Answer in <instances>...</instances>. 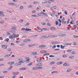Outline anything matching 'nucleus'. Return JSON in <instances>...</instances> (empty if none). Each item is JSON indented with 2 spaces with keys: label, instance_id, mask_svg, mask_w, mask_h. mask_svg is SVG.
Returning a JSON list of instances; mask_svg holds the SVG:
<instances>
[{
  "label": "nucleus",
  "instance_id": "1",
  "mask_svg": "<svg viewBox=\"0 0 78 78\" xmlns=\"http://www.w3.org/2000/svg\"><path fill=\"white\" fill-rule=\"evenodd\" d=\"M9 5H11L12 6H16V4L12 2H9L8 3Z\"/></svg>",
  "mask_w": 78,
  "mask_h": 78
},
{
  "label": "nucleus",
  "instance_id": "2",
  "mask_svg": "<svg viewBox=\"0 0 78 78\" xmlns=\"http://www.w3.org/2000/svg\"><path fill=\"white\" fill-rule=\"evenodd\" d=\"M2 48H4V49H6V48H7V47H8V46L7 45H2Z\"/></svg>",
  "mask_w": 78,
  "mask_h": 78
},
{
  "label": "nucleus",
  "instance_id": "3",
  "mask_svg": "<svg viewBox=\"0 0 78 78\" xmlns=\"http://www.w3.org/2000/svg\"><path fill=\"white\" fill-rule=\"evenodd\" d=\"M39 14H43L44 15V16H46V17H48V15H47V14L44 13L42 12H41V13H39Z\"/></svg>",
  "mask_w": 78,
  "mask_h": 78
},
{
  "label": "nucleus",
  "instance_id": "4",
  "mask_svg": "<svg viewBox=\"0 0 78 78\" xmlns=\"http://www.w3.org/2000/svg\"><path fill=\"white\" fill-rule=\"evenodd\" d=\"M47 47V46L44 45H41L40 46H39V48H45V47Z\"/></svg>",
  "mask_w": 78,
  "mask_h": 78
},
{
  "label": "nucleus",
  "instance_id": "5",
  "mask_svg": "<svg viewBox=\"0 0 78 78\" xmlns=\"http://www.w3.org/2000/svg\"><path fill=\"white\" fill-rule=\"evenodd\" d=\"M19 73L18 72H13L12 73L13 75H19Z\"/></svg>",
  "mask_w": 78,
  "mask_h": 78
},
{
  "label": "nucleus",
  "instance_id": "6",
  "mask_svg": "<svg viewBox=\"0 0 78 78\" xmlns=\"http://www.w3.org/2000/svg\"><path fill=\"white\" fill-rule=\"evenodd\" d=\"M15 65H16L17 66H21V65H22V64L20 62V61L19 63L15 64Z\"/></svg>",
  "mask_w": 78,
  "mask_h": 78
},
{
  "label": "nucleus",
  "instance_id": "7",
  "mask_svg": "<svg viewBox=\"0 0 78 78\" xmlns=\"http://www.w3.org/2000/svg\"><path fill=\"white\" fill-rule=\"evenodd\" d=\"M29 57H25V59H27L26 61V62H27H27H29L30 61V59H29Z\"/></svg>",
  "mask_w": 78,
  "mask_h": 78
},
{
  "label": "nucleus",
  "instance_id": "8",
  "mask_svg": "<svg viewBox=\"0 0 78 78\" xmlns=\"http://www.w3.org/2000/svg\"><path fill=\"white\" fill-rule=\"evenodd\" d=\"M26 69H27V68L26 67V68H20V70H26Z\"/></svg>",
  "mask_w": 78,
  "mask_h": 78
},
{
  "label": "nucleus",
  "instance_id": "9",
  "mask_svg": "<svg viewBox=\"0 0 78 78\" xmlns=\"http://www.w3.org/2000/svg\"><path fill=\"white\" fill-rule=\"evenodd\" d=\"M50 30L51 31H56V29L54 27H52L51 28Z\"/></svg>",
  "mask_w": 78,
  "mask_h": 78
},
{
  "label": "nucleus",
  "instance_id": "10",
  "mask_svg": "<svg viewBox=\"0 0 78 78\" xmlns=\"http://www.w3.org/2000/svg\"><path fill=\"white\" fill-rule=\"evenodd\" d=\"M30 39H27L26 40H25L24 41V42L26 43V42H30Z\"/></svg>",
  "mask_w": 78,
  "mask_h": 78
},
{
  "label": "nucleus",
  "instance_id": "11",
  "mask_svg": "<svg viewBox=\"0 0 78 78\" xmlns=\"http://www.w3.org/2000/svg\"><path fill=\"white\" fill-rule=\"evenodd\" d=\"M42 30H45V31H48L50 30V29L48 28H43Z\"/></svg>",
  "mask_w": 78,
  "mask_h": 78
},
{
  "label": "nucleus",
  "instance_id": "12",
  "mask_svg": "<svg viewBox=\"0 0 78 78\" xmlns=\"http://www.w3.org/2000/svg\"><path fill=\"white\" fill-rule=\"evenodd\" d=\"M69 66V64H67L66 63L63 64V66Z\"/></svg>",
  "mask_w": 78,
  "mask_h": 78
},
{
  "label": "nucleus",
  "instance_id": "13",
  "mask_svg": "<svg viewBox=\"0 0 78 78\" xmlns=\"http://www.w3.org/2000/svg\"><path fill=\"white\" fill-rule=\"evenodd\" d=\"M9 64H10V65H12V64H14V62H9L8 63Z\"/></svg>",
  "mask_w": 78,
  "mask_h": 78
},
{
  "label": "nucleus",
  "instance_id": "14",
  "mask_svg": "<svg viewBox=\"0 0 78 78\" xmlns=\"http://www.w3.org/2000/svg\"><path fill=\"white\" fill-rule=\"evenodd\" d=\"M50 37H53V38H55V37H58V36H55V35H50Z\"/></svg>",
  "mask_w": 78,
  "mask_h": 78
},
{
  "label": "nucleus",
  "instance_id": "15",
  "mask_svg": "<svg viewBox=\"0 0 78 78\" xmlns=\"http://www.w3.org/2000/svg\"><path fill=\"white\" fill-rule=\"evenodd\" d=\"M58 73V71H55L51 72V73Z\"/></svg>",
  "mask_w": 78,
  "mask_h": 78
},
{
  "label": "nucleus",
  "instance_id": "16",
  "mask_svg": "<svg viewBox=\"0 0 78 78\" xmlns=\"http://www.w3.org/2000/svg\"><path fill=\"white\" fill-rule=\"evenodd\" d=\"M65 19L64 18H63L62 20V22L63 23H64V22H65Z\"/></svg>",
  "mask_w": 78,
  "mask_h": 78
},
{
  "label": "nucleus",
  "instance_id": "17",
  "mask_svg": "<svg viewBox=\"0 0 78 78\" xmlns=\"http://www.w3.org/2000/svg\"><path fill=\"white\" fill-rule=\"evenodd\" d=\"M9 56H11V55L9 54L6 55L4 56V57H5V58H8Z\"/></svg>",
  "mask_w": 78,
  "mask_h": 78
},
{
  "label": "nucleus",
  "instance_id": "18",
  "mask_svg": "<svg viewBox=\"0 0 78 78\" xmlns=\"http://www.w3.org/2000/svg\"><path fill=\"white\" fill-rule=\"evenodd\" d=\"M32 53L33 55H37V53L36 52H33Z\"/></svg>",
  "mask_w": 78,
  "mask_h": 78
},
{
  "label": "nucleus",
  "instance_id": "19",
  "mask_svg": "<svg viewBox=\"0 0 78 78\" xmlns=\"http://www.w3.org/2000/svg\"><path fill=\"white\" fill-rule=\"evenodd\" d=\"M42 65V64L41 63H38L37 65V66H41Z\"/></svg>",
  "mask_w": 78,
  "mask_h": 78
},
{
  "label": "nucleus",
  "instance_id": "20",
  "mask_svg": "<svg viewBox=\"0 0 78 78\" xmlns=\"http://www.w3.org/2000/svg\"><path fill=\"white\" fill-rule=\"evenodd\" d=\"M43 69V68L41 66H39L37 67V70H39V69Z\"/></svg>",
  "mask_w": 78,
  "mask_h": 78
},
{
  "label": "nucleus",
  "instance_id": "21",
  "mask_svg": "<svg viewBox=\"0 0 78 78\" xmlns=\"http://www.w3.org/2000/svg\"><path fill=\"white\" fill-rule=\"evenodd\" d=\"M40 9H41V6H39L37 7V10L39 11Z\"/></svg>",
  "mask_w": 78,
  "mask_h": 78
},
{
  "label": "nucleus",
  "instance_id": "22",
  "mask_svg": "<svg viewBox=\"0 0 78 78\" xmlns=\"http://www.w3.org/2000/svg\"><path fill=\"white\" fill-rule=\"evenodd\" d=\"M62 64V62H57V65H60V64Z\"/></svg>",
  "mask_w": 78,
  "mask_h": 78
},
{
  "label": "nucleus",
  "instance_id": "23",
  "mask_svg": "<svg viewBox=\"0 0 78 78\" xmlns=\"http://www.w3.org/2000/svg\"><path fill=\"white\" fill-rule=\"evenodd\" d=\"M11 28L12 29V30H16L17 29V27H11Z\"/></svg>",
  "mask_w": 78,
  "mask_h": 78
},
{
  "label": "nucleus",
  "instance_id": "24",
  "mask_svg": "<svg viewBox=\"0 0 78 78\" xmlns=\"http://www.w3.org/2000/svg\"><path fill=\"white\" fill-rule=\"evenodd\" d=\"M39 4V2H34V3H33V4Z\"/></svg>",
  "mask_w": 78,
  "mask_h": 78
},
{
  "label": "nucleus",
  "instance_id": "25",
  "mask_svg": "<svg viewBox=\"0 0 78 78\" xmlns=\"http://www.w3.org/2000/svg\"><path fill=\"white\" fill-rule=\"evenodd\" d=\"M30 25V23H27L25 25V26H26V27H27L28 26H29Z\"/></svg>",
  "mask_w": 78,
  "mask_h": 78
},
{
  "label": "nucleus",
  "instance_id": "26",
  "mask_svg": "<svg viewBox=\"0 0 78 78\" xmlns=\"http://www.w3.org/2000/svg\"><path fill=\"white\" fill-rule=\"evenodd\" d=\"M25 30V31H31V29L28 28H26Z\"/></svg>",
  "mask_w": 78,
  "mask_h": 78
},
{
  "label": "nucleus",
  "instance_id": "27",
  "mask_svg": "<svg viewBox=\"0 0 78 78\" xmlns=\"http://www.w3.org/2000/svg\"><path fill=\"white\" fill-rule=\"evenodd\" d=\"M9 39V38H6L5 40L4 41H5V42H8Z\"/></svg>",
  "mask_w": 78,
  "mask_h": 78
},
{
  "label": "nucleus",
  "instance_id": "28",
  "mask_svg": "<svg viewBox=\"0 0 78 78\" xmlns=\"http://www.w3.org/2000/svg\"><path fill=\"white\" fill-rule=\"evenodd\" d=\"M39 58H37V62H41V61L40 59H39Z\"/></svg>",
  "mask_w": 78,
  "mask_h": 78
},
{
  "label": "nucleus",
  "instance_id": "29",
  "mask_svg": "<svg viewBox=\"0 0 78 78\" xmlns=\"http://www.w3.org/2000/svg\"><path fill=\"white\" fill-rule=\"evenodd\" d=\"M33 64V63L32 62H31L30 64H28V66H31V65H32Z\"/></svg>",
  "mask_w": 78,
  "mask_h": 78
},
{
  "label": "nucleus",
  "instance_id": "30",
  "mask_svg": "<svg viewBox=\"0 0 78 78\" xmlns=\"http://www.w3.org/2000/svg\"><path fill=\"white\" fill-rule=\"evenodd\" d=\"M25 45V44H20V46H24Z\"/></svg>",
  "mask_w": 78,
  "mask_h": 78
},
{
  "label": "nucleus",
  "instance_id": "31",
  "mask_svg": "<svg viewBox=\"0 0 78 78\" xmlns=\"http://www.w3.org/2000/svg\"><path fill=\"white\" fill-rule=\"evenodd\" d=\"M33 70H37V67H34L32 68Z\"/></svg>",
  "mask_w": 78,
  "mask_h": 78
},
{
  "label": "nucleus",
  "instance_id": "32",
  "mask_svg": "<svg viewBox=\"0 0 78 78\" xmlns=\"http://www.w3.org/2000/svg\"><path fill=\"white\" fill-rule=\"evenodd\" d=\"M23 21H24V20H19V22H20V23H22L23 22Z\"/></svg>",
  "mask_w": 78,
  "mask_h": 78
},
{
  "label": "nucleus",
  "instance_id": "33",
  "mask_svg": "<svg viewBox=\"0 0 78 78\" xmlns=\"http://www.w3.org/2000/svg\"><path fill=\"white\" fill-rule=\"evenodd\" d=\"M51 44H56V41L52 42L51 43Z\"/></svg>",
  "mask_w": 78,
  "mask_h": 78
},
{
  "label": "nucleus",
  "instance_id": "34",
  "mask_svg": "<svg viewBox=\"0 0 78 78\" xmlns=\"http://www.w3.org/2000/svg\"><path fill=\"white\" fill-rule=\"evenodd\" d=\"M49 57L50 58H55V56H53L52 55H51L49 56Z\"/></svg>",
  "mask_w": 78,
  "mask_h": 78
},
{
  "label": "nucleus",
  "instance_id": "35",
  "mask_svg": "<svg viewBox=\"0 0 78 78\" xmlns=\"http://www.w3.org/2000/svg\"><path fill=\"white\" fill-rule=\"evenodd\" d=\"M20 62L22 64V63H24V62H25L23 61V60H21L20 61Z\"/></svg>",
  "mask_w": 78,
  "mask_h": 78
},
{
  "label": "nucleus",
  "instance_id": "36",
  "mask_svg": "<svg viewBox=\"0 0 78 78\" xmlns=\"http://www.w3.org/2000/svg\"><path fill=\"white\" fill-rule=\"evenodd\" d=\"M7 51H11V49L9 48H8L7 50Z\"/></svg>",
  "mask_w": 78,
  "mask_h": 78
},
{
  "label": "nucleus",
  "instance_id": "37",
  "mask_svg": "<svg viewBox=\"0 0 78 78\" xmlns=\"http://www.w3.org/2000/svg\"><path fill=\"white\" fill-rule=\"evenodd\" d=\"M69 58H71V59H73L74 58V56H70L69 57Z\"/></svg>",
  "mask_w": 78,
  "mask_h": 78
},
{
  "label": "nucleus",
  "instance_id": "38",
  "mask_svg": "<svg viewBox=\"0 0 78 78\" xmlns=\"http://www.w3.org/2000/svg\"><path fill=\"white\" fill-rule=\"evenodd\" d=\"M46 3H47V4H51V3L49 1H47L46 2Z\"/></svg>",
  "mask_w": 78,
  "mask_h": 78
},
{
  "label": "nucleus",
  "instance_id": "39",
  "mask_svg": "<svg viewBox=\"0 0 78 78\" xmlns=\"http://www.w3.org/2000/svg\"><path fill=\"white\" fill-rule=\"evenodd\" d=\"M58 35L59 36H62V34H58Z\"/></svg>",
  "mask_w": 78,
  "mask_h": 78
},
{
  "label": "nucleus",
  "instance_id": "40",
  "mask_svg": "<svg viewBox=\"0 0 78 78\" xmlns=\"http://www.w3.org/2000/svg\"><path fill=\"white\" fill-rule=\"evenodd\" d=\"M56 45H54L52 47V48L55 49V48H56Z\"/></svg>",
  "mask_w": 78,
  "mask_h": 78
},
{
  "label": "nucleus",
  "instance_id": "41",
  "mask_svg": "<svg viewBox=\"0 0 78 78\" xmlns=\"http://www.w3.org/2000/svg\"><path fill=\"white\" fill-rule=\"evenodd\" d=\"M71 71V69H68L67 70V72H70Z\"/></svg>",
  "mask_w": 78,
  "mask_h": 78
},
{
  "label": "nucleus",
  "instance_id": "42",
  "mask_svg": "<svg viewBox=\"0 0 78 78\" xmlns=\"http://www.w3.org/2000/svg\"><path fill=\"white\" fill-rule=\"evenodd\" d=\"M56 6H54L53 7H52V8H51V9L52 10H53V9H54V8H56Z\"/></svg>",
  "mask_w": 78,
  "mask_h": 78
},
{
  "label": "nucleus",
  "instance_id": "43",
  "mask_svg": "<svg viewBox=\"0 0 78 78\" xmlns=\"http://www.w3.org/2000/svg\"><path fill=\"white\" fill-rule=\"evenodd\" d=\"M60 46L61 48V49H64V46H62V45H61Z\"/></svg>",
  "mask_w": 78,
  "mask_h": 78
},
{
  "label": "nucleus",
  "instance_id": "44",
  "mask_svg": "<svg viewBox=\"0 0 78 78\" xmlns=\"http://www.w3.org/2000/svg\"><path fill=\"white\" fill-rule=\"evenodd\" d=\"M55 63V62H50V63H49V64H51H51H54Z\"/></svg>",
  "mask_w": 78,
  "mask_h": 78
},
{
  "label": "nucleus",
  "instance_id": "45",
  "mask_svg": "<svg viewBox=\"0 0 78 78\" xmlns=\"http://www.w3.org/2000/svg\"><path fill=\"white\" fill-rule=\"evenodd\" d=\"M69 22H70V19L69 18L68 20V21L67 22V24H69Z\"/></svg>",
  "mask_w": 78,
  "mask_h": 78
},
{
  "label": "nucleus",
  "instance_id": "46",
  "mask_svg": "<svg viewBox=\"0 0 78 78\" xmlns=\"http://www.w3.org/2000/svg\"><path fill=\"white\" fill-rule=\"evenodd\" d=\"M67 36V34H62V36Z\"/></svg>",
  "mask_w": 78,
  "mask_h": 78
},
{
  "label": "nucleus",
  "instance_id": "47",
  "mask_svg": "<svg viewBox=\"0 0 78 78\" xmlns=\"http://www.w3.org/2000/svg\"><path fill=\"white\" fill-rule=\"evenodd\" d=\"M40 53H45L44 51H40Z\"/></svg>",
  "mask_w": 78,
  "mask_h": 78
},
{
  "label": "nucleus",
  "instance_id": "48",
  "mask_svg": "<svg viewBox=\"0 0 78 78\" xmlns=\"http://www.w3.org/2000/svg\"><path fill=\"white\" fill-rule=\"evenodd\" d=\"M19 34H17V35H16L15 36V37H16V38H17V37H19Z\"/></svg>",
  "mask_w": 78,
  "mask_h": 78
},
{
  "label": "nucleus",
  "instance_id": "49",
  "mask_svg": "<svg viewBox=\"0 0 78 78\" xmlns=\"http://www.w3.org/2000/svg\"><path fill=\"white\" fill-rule=\"evenodd\" d=\"M44 37V39H46V37L45 36H42V37L40 38V39H42V38H43Z\"/></svg>",
  "mask_w": 78,
  "mask_h": 78
},
{
  "label": "nucleus",
  "instance_id": "50",
  "mask_svg": "<svg viewBox=\"0 0 78 78\" xmlns=\"http://www.w3.org/2000/svg\"><path fill=\"white\" fill-rule=\"evenodd\" d=\"M62 57H63V58H67V55H63Z\"/></svg>",
  "mask_w": 78,
  "mask_h": 78
},
{
  "label": "nucleus",
  "instance_id": "51",
  "mask_svg": "<svg viewBox=\"0 0 78 78\" xmlns=\"http://www.w3.org/2000/svg\"><path fill=\"white\" fill-rule=\"evenodd\" d=\"M32 17H36V15H31Z\"/></svg>",
  "mask_w": 78,
  "mask_h": 78
},
{
  "label": "nucleus",
  "instance_id": "52",
  "mask_svg": "<svg viewBox=\"0 0 78 78\" xmlns=\"http://www.w3.org/2000/svg\"><path fill=\"white\" fill-rule=\"evenodd\" d=\"M71 50H67V52H69V53H70L71 52Z\"/></svg>",
  "mask_w": 78,
  "mask_h": 78
},
{
  "label": "nucleus",
  "instance_id": "53",
  "mask_svg": "<svg viewBox=\"0 0 78 78\" xmlns=\"http://www.w3.org/2000/svg\"><path fill=\"white\" fill-rule=\"evenodd\" d=\"M41 28H40L39 29H38V30H37V31L38 32H41Z\"/></svg>",
  "mask_w": 78,
  "mask_h": 78
},
{
  "label": "nucleus",
  "instance_id": "54",
  "mask_svg": "<svg viewBox=\"0 0 78 78\" xmlns=\"http://www.w3.org/2000/svg\"><path fill=\"white\" fill-rule=\"evenodd\" d=\"M55 24L56 25H58V22L57 21H55Z\"/></svg>",
  "mask_w": 78,
  "mask_h": 78
},
{
  "label": "nucleus",
  "instance_id": "55",
  "mask_svg": "<svg viewBox=\"0 0 78 78\" xmlns=\"http://www.w3.org/2000/svg\"><path fill=\"white\" fill-rule=\"evenodd\" d=\"M73 37H75V38H77V37H78V36L73 35Z\"/></svg>",
  "mask_w": 78,
  "mask_h": 78
},
{
  "label": "nucleus",
  "instance_id": "56",
  "mask_svg": "<svg viewBox=\"0 0 78 78\" xmlns=\"http://www.w3.org/2000/svg\"><path fill=\"white\" fill-rule=\"evenodd\" d=\"M8 72L7 71H4L3 72V73H7Z\"/></svg>",
  "mask_w": 78,
  "mask_h": 78
},
{
  "label": "nucleus",
  "instance_id": "57",
  "mask_svg": "<svg viewBox=\"0 0 78 78\" xmlns=\"http://www.w3.org/2000/svg\"><path fill=\"white\" fill-rule=\"evenodd\" d=\"M23 6H20V9H23Z\"/></svg>",
  "mask_w": 78,
  "mask_h": 78
},
{
  "label": "nucleus",
  "instance_id": "58",
  "mask_svg": "<svg viewBox=\"0 0 78 78\" xmlns=\"http://www.w3.org/2000/svg\"><path fill=\"white\" fill-rule=\"evenodd\" d=\"M5 65L4 64H0V66H4Z\"/></svg>",
  "mask_w": 78,
  "mask_h": 78
},
{
  "label": "nucleus",
  "instance_id": "59",
  "mask_svg": "<svg viewBox=\"0 0 78 78\" xmlns=\"http://www.w3.org/2000/svg\"><path fill=\"white\" fill-rule=\"evenodd\" d=\"M48 26L49 27H50L51 26V25H50V24L49 23H48Z\"/></svg>",
  "mask_w": 78,
  "mask_h": 78
},
{
  "label": "nucleus",
  "instance_id": "60",
  "mask_svg": "<svg viewBox=\"0 0 78 78\" xmlns=\"http://www.w3.org/2000/svg\"><path fill=\"white\" fill-rule=\"evenodd\" d=\"M12 67H13V66H10L9 69L11 70V69H12Z\"/></svg>",
  "mask_w": 78,
  "mask_h": 78
},
{
  "label": "nucleus",
  "instance_id": "61",
  "mask_svg": "<svg viewBox=\"0 0 78 78\" xmlns=\"http://www.w3.org/2000/svg\"><path fill=\"white\" fill-rule=\"evenodd\" d=\"M64 13L66 15H67V12L66 11H65L64 12Z\"/></svg>",
  "mask_w": 78,
  "mask_h": 78
},
{
  "label": "nucleus",
  "instance_id": "62",
  "mask_svg": "<svg viewBox=\"0 0 78 78\" xmlns=\"http://www.w3.org/2000/svg\"><path fill=\"white\" fill-rule=\"evenodd\" d=\"M29 47H30V48H31V47H33V46L32 45H28Z\"/></svg>",
  "mask_w": 78,
  "mask_h": 78
},
{
  "label": "nucleus",
  "instance_id": "63",
  "mask_svg": "<svg viewBox=\"0 0 78 78\" xmlns=\"http://www.w3.org/2000/svg\"><path fill=\"white\" fill-rule=\"evenodd\" d=\"M41 3L42 4H46V2H41Z\"/></svg>",
  "mask_w": 78,
  "mask_h": 78
},
{
  "label": "nucleus",
  "instance_id": "64",
  "mask_svg": "<svg viewBox=\"0 0 78 78\" xmlns=\"http://www.w3.org/2000/svg\"><path fill=\"white\" fill-rule=\"evenodd\" d=\"M9 37L10 39H12V36H11V35L10 36H9Z\"/></svg>",
  "mask_w": 78,
  "mask_h": 78
}]
</instances>
